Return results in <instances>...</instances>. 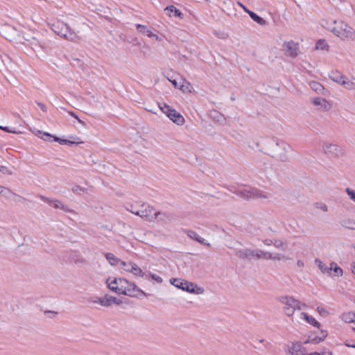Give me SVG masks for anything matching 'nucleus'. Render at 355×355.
Segmentation results:
<instances>
[{"mask_svg":"<svg viewBox=\"0 0 355 355\" xmlns=\"http://www.w3.org/2000/svg\"><path fill=\"white\" fill-rule=\"evenodd\" d=\"M278 302L282 305L284 314L288 317L294 318V314L296 310H301L306 307L304 303L289 295H283L278 297Z\"/></svg>","mask_w":355,"mask_h":355,"instance_id":"nucleus-1","label":"nucleus"},{"mask_svg":"<svg viewBox=\"0 0 355 355\" xmlns=\"http://www.w3.org/2000/svg\"><path fill=\"white\" fill-rule=\"evenodd\" d=\"M334 26L331 31L337 37L343 41H354L355 40V30L343 21H334Z\"/></svg>","mask_w":355,"mask_h":355,"instance_id":"nucleus-2","label":"nucleus"},{"mask_svg":"<svg viewBox=\"0 0 355 355\" xmlns=\"http://www.w3.org/2000/svg\"><path fill=\"white\" fill-rule=\"evenodd\" d=\"M290 150V146L283 141L273 142L270 147L269 153L270 155L281 161L285 162L288 159V152Z\"/></svg>","mask_w":355,"mask_h":355,"instance_id":"nucleus-3","label":"nucleus"},{"mask_svg":"<svg viewBox=\"0 0 355 355\" xmlns=\"http://www.w3.org/2000/svg\"><path fill=\"white\" fill-rule=\"evenodd\" d=\"M125 284L121 288L120 294L127 295L130 297H141L146 296V293L139 288L134 282L128 281L124 278Z\"/></svg>","mask_w":355,"mask_h":355,"instance_id":"nucleus-4","label":"nucleus"},{"mask_svg":"<svg viewBox=\"0 0 355 355\" xmlns=\"http://www.w3.org/2000/svg\"><path fill=\"white\" fill-rule=\"evenodd\" d=\"M171 282L175 287L180 288L182 291H187L188 293H190L200 295L204 293V289L198 286L196 284L192 282L182 280L180 279H171Z\"/></svg>","mask_w":355,"mask_h":355,"instance_id":"nucleus-5","label":"nucleus"},{"mask_svg":"<svg viewBox=\"0 0 355 355\" xmlns=\"http://www.w3.org/2000/svg\"><path fill=\"white\" fill-rule=\"evenodd\" d=\"M141 209L139 210H130V212L146 219L148 221L155 220L157 215H162L160 211H155L152 207L148 205L141 203Z\"/></svg>","mask_w":355,"mask_h":355,"instance_id":"nucleus-6","label":"nucleus"},{"mask_svg":"<svg viewBox=\"0 0 355 355\" xmlns=\"http://www.w3.org/2000/svg\"><path fill=\"white\" fill-rule=\"evenodd\" d=\"M237 194L243 198L247 199H266L268 196L265 192L256 188H243L237 191Z\"/></svg>","mask_w":355,"mask_h":355,"instance_id":"nucleus-7","label":"nucleus"},{"mask_svg":"<svg viewBox=\"0 0 355 355\" xmlns=\"http://www.w3.org/2000/svg\"><path fill=\"white\" fill-rule=\"evenodd\" d=\"M282 51L286 56L295 58L300 54V44L293 40L284 41Z\"/></svg>","mask_w":355,"mask_h":355,"instance_id":"nucleus-8","label":"nucleus"},{"mask_svg":"<svg viewBox=\"0 0 355 355\" xmlns=\"http://www.w3.org/2000/svg\"><path fill=\"white\" fill-rule=\"evenodd\" d=\"M24 44L29 46L36 54V56L40 59L42 51H46V46L44 42H40L35 37H24Z\"/></svg>","mask_w":355,"mask_h":355,"instance_id":"nucleus-9","label":"nucleus"},{"mask_svg":"<svg viewBox=\"0 0 355 355\" xmlns=\"http://www.w3.org/2000/svg\"><path fill=\"white\" fill-rule=\"evenodd\" d=\"M159 108L173 123L181 125L184 123V117L174 109L166 104L159 105Z\"/></svg>","mask_w":355,"mask_h":355,"instance_id":"nucleus-10","label":"nucleus"},{"mask_svg":"<svg viewBox=\"0 0 355 355\" xmlns=\"http://www.w3.org/2000/svg\"><path fill=\"white\" fill-rule=\"evenodd\" d=\"M0 35L10 41H13L18 39L19 32L8 24H0Z\"/></svg>","mask_w":355,"mask_h":355,"instance_id":"nucleus-11","label":"nucleus"},{"mask_svg":"<svg viewBox=\"0 0 355 355\" xmlns=\"http://www.w3.org/2000/svg\"><path fill=\"white\" fill-rule=\"evenodd\" d=\"M120 267L128 273H130L135 277H144V272L135 263L132 261L125 262L122 260Z\"/></svg>","mask_w":355,"mask_h":355,"instance_id":"nucleus-12","label":"nucleus"},{"mask_svg":"<svg viewBox=\"0 0 355 355\" xmlns=\"http://www.w3.org/2000/svg\"><path fill=\"white\" fill-rule=\"evenodd\" d=\"M322 150L325 154L335 157L342 156L344 154V150L341 146L330 142H325L323 144Z\"/></svg>","mask_w":355,"mask_h":355,"instance_id":"nucleus-13","label":"nucleus"},{"mask_svg":"<svg viewBox=\"0 0 355 355\" xmlns=\"http://www.w3.org/2000/svg\"><path fill=\"white\" fill-rule=\"evenodd\" d=\"M330 78L336 83L348 89H354L355 83L349 80L345 76L340 73H334L330 76Z\"/></svg>","mask_w":355,"mask_h":355,"instance_id":"nucleus-14","label":"nucleus"},{"mask_svg":"<svg viewBox=\"0 0 355 355\" xmlns=\"http://www.w3.org/2000/svg\"><path fill=\"white\" fill-rule=\"evenodd\" d=\"M107 288L112 291L120 294L121 288L125 284L124 277H109L106 280Z\"/></svg>","mask_w":355,"mask_h":355,"instance_id":"nucleus-15","label":"nucleus"},{"mask_svg":"<svg viewBox=\"0 0 355 355\" xmlns=\"http://www.w3.org/2000/svg\"><path fill=\"white\" fill-rule=\"evenodd\" d=\"M293 321L298 323L305 322L306 324L317 328H319L320 326V323L313 316L305 312H300L296 315L295 319H293Z\"/></svg>","mask_w":355,"mask_h":355,"instance_id":"nucleus-16","label":"nucleus"},{"mask_svg":"<svg viewBox=\"0 0 355 355\" xmlns=\"http://www.w3.org/2000/svg\"><path fill=\"white\" fill-rule=\"evenodd\" d=\"M37 136H39L40 138L44 141H48V138H53L54 141H57L60 143V144H80L82 141H72L67 139H63L61 138H59L56 136L52 135L48 132H43L42 131H38V133L37 134Z\"/></svg>","mask_w":355,"mask_h":355,"instance_id":"nucleus-17","label":"nucleus"},{"mask_svg":"<svg viewBox=\"0 0 355 355\" xmlns=\"http://www.w3.org/2000/svg\"><path fill=\"white\" fill-rule=\"evenodd\" d=\"M45 202H46L50 206L63 210L65 212H72V210L67 205H64L60 200L57 199H49L46 198H42Z\"/></svg>","mask_w":355,"mask_h":355,"instance_id":"nucleus-18","label":"nucleus"},{"mask_svg":"<svg viewBox=\"0 0 355 355\" xmlns=\"http://www.w3.org/2000/svg\"><path fill=\"white\" fill-rule=\"evenodd\" d=\"M255 259H282V256L279 254L272 255L270 252H264L261 250H256Z\"/></svg>","mask_w":355,"mask_h":355,"instance_id":"nucleus-19","label":"nucleus"},{"mask_svg":"<svg viewBox=\"0 0 355 355\" xmlns=\"http://www.w3.org/2000/svg\"><path fill=\"white\" fill-rule=\"evenodd\" d=\"M312 103L322 110H329L331 107V104L328 101L320 97L313 98Z\"/></svg>","mask_w":355,"mask_h":355,"instance_id":"nucleus-20","label":"nucleus"},{"mask_svg":"<svg viewBox=\"0 0 355 355\" xmlns=\"http://www.w3.org/2000/svg\"><path fill=\"white\" fill-rule=\"evenodd\" d=\"M256 250L241 249L236 251V254L241 259H255Z\"/></svg>","mask_w":355,"mask_h":355,"instance_id":"nucleus-21","label":"nucleus"},{"mask_svg":"<svg viewBox=\"0 0 355 355\" xmlns=\"http://www.w3.org/2000/svg\"><path fill=\"white\" fill-rule=\"evenodd\" d=\"M289 355H307L306 349L300 343H294L288 349Z\"/></svg>","mask_w":355,"mask_h":355,"instance_id":"nucleus-22","label":"nucleus"},{"mask_svg":"<svg viewBox=\"0 0 355 355\" xmlns=\"http://www.w3.org/2000/svg\"><path fill=\"white\" fill-rule=\"evenodd\" d=\"M164 11L169 17H175L180 19L184 18V14L174 6H168Z\"/></svg>","mask_w":355,"mask_h":355,"instance_id":"nucleus-23","label":"nucleus"},{"mask_svg":"<svg viewBox=\"0 0 355 355\" xmlns=\"http://www.w3.org/2000/svg\"><path fill=\"white\" fill-rule=\"evenodd\" d=\"M0 196H3L9 200H17L15 198H21L19 196L12 192L8 188H6L1 185H0Z\"/></svg>","mask_w":355,"mask_h":355,"instance_id":"nucleus-24","label":"nucleus"},{"mask_svg":"<svg viewBox=\"0 0 355 355\" xmlns=\"http://www.w3.org/2000/svg\"><path fill=\"white\" fill-rule=\"evenodd\" d=\"M105 257L110 266L113 267L120 266L122 260L116 257L113 253L107 252L105 254Z\"/></svg>","mask_w":355,"mask_h":355,"instance_id":"nucleus-25","label":"nucleus"},{"mask_svg":"<svg viewBox=\"0 0 355 355\" xmlns=\"http://www.w3.org/2000/svg\"><path fill=\"white\" fill-rule=\"evenodd\" d=\"M179 89H180L183 93L194 92V88L193 85L185 78H182L181 80Z\"/></svg>","mask_w":355,"mask_h":355,"instance_id":"nucleus-26","label":"nucleus"},{"mask_svg":"<svg viewBox=\"0 0 355 355\" xmlns=\"http://www.w3.org/2000/svg\"><path fill=\"white\" fill-rule=\"evenodd\" d=\"M51 28L55 33L62 37V35L64 34L63 29H67V24L62 21H58L52 25Z\"/></svg>","mask_w":355,"mask_h":355,"instance_id":"nucleus-27","label":"nucleus"},{"mask_svg":"<svg viewBox=\"0 0 355 355\" xmlns=\"http://www.w3.org/2000/svg\"><path fill=\"white\" fill-rule=\"evenodd\" d=\"M62 32L64 34L62 35V37L66 40L70 41H76L78 39V36L77 34L71 30V28L67 25V29H63Z\"/></svg>","mask_w":355,"mask_h":355,"instance_id":"nucleus-28","label":"nucleus"},{"mask_svg":"<svg viewBox=\"0 0 355 355\" xmlns=\"http://www.w3.org/2000/svg\"><path fill=\"white\" fill-rule=\"evenodd\" d=\"M95 303H98L102 306L109 307L111 306V295H106L103 297H96Z\"/></svg>","mask_w":355,"mask_h":355,"instance_id":"nucleus-29","label":"nucleus"},{"mask_svg":"<svg viewBox=\"0 0 355 355\" xmlns=\"http://www.w3.org/2000/svg\"><path fill=\"white\" fill-rule=\"evenodd\" d=\"M187 234L190 239L195 240L201 244H204L207 246H210V244L209 243H206L205 240L203 238H202L201 236H200L196 232L191 231V230L188 231L187 232Z\"/></svg>","mask_w":355,"mask_h":355,"instance_id":"nucleus-30","label":"nucleus"},{"mask_svg":"<svg viewBox=\"0 0 355 355\" xmlns=\"http://www.w3.org/2000/svg\"><path fill=\"white\" fill-rule=\"evenodd\" d=\"M136 28L141 34L146 35L148 37L150 36L153 33V28H150L145 25L136 24Z\"/></svg>","mask_w":355,"mask_h":355,"instance_id":"nucleus-31","label":"nucleus"},{"mask_svg":"<svg viewBox=\"0 0 355 355\" xmlns=\"http://www.w3.org/2000/svg\"><path fill=\"white\" fill-rule=\"evenodd\" d=\"M340 224L345 228L355 230V220L352 218H345L341 221Z\"/></svg>","mask_w":355,"mask_h":355,"instance_id":"nucleus-32","label":"nucleus"},{"mask_svg":"<svg viewBox=\"0 0 355 355\" xmlns=\"http://www.w3.org/2000/svg\"><path fill=\"white\" fill-rule=\"evenodd\" d=\"M315 48L318 51H328L329 46L326 40H320L317 42Z\"/></svg>","mask_w":355,"mask_h":355,"instance_id":"nucleus-33","label":"nucleus"},{"mask_svg":"<svg viewBox=\"0 0 355 355\" xmlns=\"http://www.w3.org/2000/svg\"><path fill=\"white\" fill-rule=\"evenodd\" d=\"M249 15L250 17V18L254 21L255 22H257L258 24L261 25V26H265L266 24V21L261 17L260 16L257 15L256 13H254V12H249Z\"/></svg>","mask_w":355,"mask_h":355,"instance_id":"nucleus-34","label":"nucleus"},{"mask_svg":"<svg viewBox=\"0 0 355 355\" xmlns=\"http://www.w3.org/2000/svg\"><path fill=\"white\" fill-rule=\"evenodd\" d=\"M333 270L335 276L341 277L343 274V271L341 268L338 266L337 263L335 262H331L330 263L329 267V272Z\"/></svg>","mask_w":355,"mask_h":355,"instance_id":"nucleus-35","label":"nucleus"},{"mask_svg":"<svg viewBox=\"0 0 355 355\" xmlns=\"http://www.w3.org/2000/svg\"><path fill=\"white\" fill-rule=\"evenodd\" d=\"M311 88L317 93H323L324 87L318 82L312 81L310 83Z\"/></svg>","mask_w":355,"mask_h":355,"instance_id":"nucleus-36","label":"nucleus"},{"mask_svg":"<svg viewBox=\"0 0 355 355\" xmlns=\"http://www.w3.org/2000/svg\"><path fill=\"white\" fill-rule=\"evenodd\" d=\"M315 263L320 270V271L324 274L329 273V267L326 266L321 260L316 259L315 260Z\"/></svg>","mask_w":355,"mask_h":355,"instance_id":"nucleus-37","label":"nucleus"},{"mask_svg":"<svg viewBox=\"0 0 355 355\" xmlns=\"http://www.w3.org/2000/svg\"><path fill=\"white\" fill-rule=\"evenodd\" d=\"M342 320L348 323L355 322V313L348 312L342 315Z\"/></svg>","mask_w":355,"mask_h":355,"instance_id":"nucleus-38","label":"nucleus"},{"mask_svg":"<svg viewBox=\"0 0 355 355\" xmlns=\"http://www.w3.org/2000/svg\"><path fill=\"white\" fill-rule=\"evenodd\" d=\"M85 191H86V189H85L80 186H78V185H75L72 187V191L77 195H81Z\"/></svg>","mask_w":355,"mask_h":355,"instance_id":"nucleus-39","label":"nucleus"},{"mask_svg":"<svg viewBox=\"0 0 355 355\" xmlns=\"http://www.w3.org/2000/svg\"><path fill=\"white\" fill-rule=\"evenodd\" d=\"M160 214L162 215H157L155 220L161 223H164L168 219V216L165 213L160 212Z\"/></svg>","mask_w":355,"mask_h":355,"instance_id":"nucleus-40","label":"nucleus"},{"mask_svg":"<svg viewBox=\"0 0 355 355\" xmlns=\"http://www.w3.org/2000/svg\"><path fill=\"white\" fill-rule=\"evenodd\" d=\"M315 207L319 210L322 211L323 212H327L329 210L327 205L323 202L315 203Z\"/></svg>","mask_w":355,"mask_h":355,"instance_id":"nucleus-41","label":"nucleus"},{"mask_svg":"<svg viewBox=\"0 0 355 355\" xmlns=\"http://www.w3.org/2000/svg\"><path fill=\"white\" fill-rule=\"evenodd\" d=\"M0 129L3 130V131H5V132H10V133H14V134H20L21 133L20 131H17L15 129L10 128L7 127V126H1V125H0Z\"/></svg>","mask_w":355,"mask_h":355,"instance_id":"nucleus-42","label":"nucleus"},{"mask_svg":"<svg viewBox=\"0 0 355 355\" xmlns=\"http://www.w3.org/2000/svg\"><path fill=\"white\" fill-rule=\"evenodd\" d=\"M0 173L4 175H10L12 174V171L7 166L0 165Z\"/></svg>","mask_w":355,"mask_h":355,"instance_id":"nucleus-43","label":"nucleus"},{"mask_svg":"<svg viewBox=\"0 0 355 355\" xmlns=\"http://www.w3.org/2000/svg\"><path fill=\"white\" fill-rule=\"evenodd\" d=\"M150 38H154L157 42H161L164 40V38L165 37L164 35H159L156 33H154L153 32L149 37Z\"/></svg>","mask_w":355,"mask_h":355,"instance_id":"nucleus-44","label":"nucleus"},{"mask_svg":"<svg viewBox=\"0 0 355 355\" xmlns=\"http://www.w3.org/2000/svg\"><path fill=\"white\" fill-rule=\"evenodd\" d=\"M345 191L349 198L355 202V191L349 188H347Z\"/></svg>","mask_w":355,"mask_h":355,"instance_id":"nucleus-45","label":"nucleus"},{"mask_svg":"<svg viewBox=\"0 0 355 355\" xmlns=\"http://www.w3.org/2000/svg\"><path fill=\"white\" fill-rule=\"evenodd\" d=\"M150 279L154 280L155 282H156L158 284H161L163 282V279L161 277H159V275L154 274V273H153V275H150Z\"/></svg>","mask_w":355,"mask_h":355,"instance_id":"nucleus-46","label":"nucleus"},{"mask_svg":"<svg viewBox=\"0 0 355 355\" xmlns=\"http://www.w3.org/2000/svg\"><path fill=\"white\" fill-rule=\"evenodd\" d=\"M273 245L277 248L279 249L284 250L285 249V244L282 241H275L273 243Z\"/></svg>","mask_w":355,"mask_h":355,"instance_id":"nucleus-47","label":"nucleus"},{"mask_svg":"<svg viewBox=\"0 0 355 355\" xmlns=\"http://www.w3.org/2000/svg\"><path fill=\"white\" fill-rule=\"evenodd\" d=\"M122 303L121 300L111 295V306L113 304L121 305Z\"/></svg>","mask_w":355,"mask_h":355,"instance_id":"nucleus-48","label":"nucleus"},{"mask_svg":"<svg viewBox=\"0 0 355 355\" xmlns=\"http://www.w3.org/2000/svg\"><path fill=\"white\" fill-rule=\"evenodd\" d=\"M141 203H137L135 205H130L126 207V209L130 212V210H139L137 207L140 206Z\"/></svg>","mask_w":355,"mask_h":355,"instance_id":"nucleus-49","label":"nucleus"},{"mask_svg":"<svg viewBox=\"0 0 355 355\" xmlns=\"http://www.w3.org/2000/svg\"><path fill=\"white\" fill-rule=\"evenodd\" d=\"M317 311L322 315H325L328 313L327 310L322 307H318Z\"/></svg>","mask_w":355,"mask_h":355,"instance_id":"nucleus-50","label":"nucleus"},{"mask_svg":"<svg viewBox=\"0 0 355 355\" xmlns=\"http://www.w3.org/2000/svg\"><path fill=\"white\" fill-rule=\"evenodd\" d=\"M237 4L245 12L249 15V12H252L251 10H248L243 3L241 2H237Z\"/></svg>","mask_w":355,"mask_h":355,"instance_id":"nucleus-51","label":"nucleus"},{"mask_svg":"<svg viewBox=\"0 0 355 355\" xmlns=\"http://www.w3.org/2000/svg\"><path fill=\"white\" fill-rule=\"evenodd\" d=\"M168 80L172 83V85L175 87V88H178L180 87V82L178 83V81H176L175 80H171V79H168Z\"/></svg>","mask_w":355,"mask_h":355,"instance_id":"nucleus-52","label":"nucleus"},{"mask_svg":"<svg viewBox=\"0 0 355 355\" xmlns=\"http://www.w3.org/2000/svg\"><path fill=\"white\" fill-rule=\"evenodd\" d=\"M24 37L30 38L31 37H34V36L33 35V34H30L28 33H23L21 36L19 35V37H18V39H19L20 37L24 39Z\"/></svg>","mask_w":355,"mask_h":355,"instance_id":"nucleus-53","label":"nucleus"},{"mask_svg":"<svg viewBox=\"0 0 355 355\" xmlns=\"http://www.w3.org/2000/svg\"><path fill=\"white\" fill-rule=\"evenodd\" d=\"M37 105L40 107V109H41L43 112H46V106H45L43 103H37Z\"/></svg>","mask_w":355,"mask_h":355,"instance_id":"nucleus-54","label":"nucleus"},{"mask_svg":"<svg viewBox=\"0 0 355 355\" xmlns=\"http://www.w3.org/2000/svg\"><path fill=\"white\" fill-rule=\"evenodd\" d=\"M69 114L71 116L76 119L80 123H83V122L78 117V116L76 114H74L73 112H69Z\"/></svg>","mask_w":355,"mask_h":355,"instance_id":"nucleus-55","label":"nucleus"},{"mask_svg":"<svg viewBox=\"0 0 355 355\" xmlns=\"http://www.w3.org/2000/svg\"><path fill=\"white\" fill-rule=\"evenodd\" d=\"M297 266L299 268H302V267H304V262H303L302 261H301V260H298V261H297Z\"/></svg>","mask_w":355,"mask_h":355,"instance_id":"nucleus-56","label":"nucleus"},{"mask_svg":"<svg viewBox=\"0 0 355 355\" xmlns=\"http://www.w3.org/2000/svg\"><path fill=\"white\" fill-rule=\"evenodd\" d=\"M150 275H153V273L150 272H144V277H145L146 279H150Z\"/></svg>","mask_w":355,"mask_h":355,"instance_id":"nucleus-57","label":"nucleus"},{"mask_svg":"<svg viewBox=\"0 0 355 355\" xmlns=\"http://www.w3.org/2000/svg\"><path fill=\"white\" fill-rule=\"evenodd\" d=\"M263 243L266 245H270L272 243V241L269 239H266L265 241H263Z\"/></svg>","mask_w":355,"mask_h":355,"instance_id":"nucleus-58","label":"nucleus"},{"mask_svg":"<svg viewBox=\"0 0 355 355\" xmlns=\"http://www.w3.org/2000/svg\"><path fill=\"white\" fill-rule=\"evenodd\" d=\"M346 345H347V347H351L355 348V345H351V344H349V343H346Z\"/></svg>","mask_w":355,"mask_h":355,"instance_id":"nucleus-59","label":"nucleus"},{"mask_svg":"<svg viewBox=\"0 0 355 355\" xmlns=\"http://www.w3.org/2000/svg\"><path fill=\"white\" fill-rule=\"evenodd\" d=\"M307 355H321V354L319 353H317V352H313V353L307 354Z\"/></svg>","mask_w":355,"mask_h":355,"instance_id":"nucleus-60","label":"nucleus"},{"mask_svg":"<svg viewBox=\"0 0 355 355\" xmlns=\"http://www.w3.org/2000/svg\"><path fill=\"white\" fill-rule=\"evenodd\" d=\"M353 271L355 272V263L353 265Z\"/></svg>","mask_w":355,"mask_h":355,"instance_id":"nucleus-61","label":"nucleus"},{"mask_svg":"<svg viewBox=\"0 0 355 355\" xmlns=\"http://www.w3.org/2000/svg\"><path fill=\"white\" fill-rule=\"evenodd\" d=\"M352 329L354 330V331L355 332V327H353Z\"/></svg>","mask_w":355,"mask_h":355,"instance_id":"nucleus-62","label":"nucleus"}]
</instances>
